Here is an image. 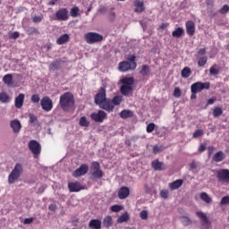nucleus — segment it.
<instances>
[{
	"label": "nucleus",
	"instance_id": "obj_15",
	"mask_svg": "<svg viewBox=\"0 0 229 229\" xmlns=\"http://www.w3.org/2000/svg\"><path fill=\"white\" fill-rule=\"evenodd\" d=\"M68 190L70 192H80V191L85 190V186L81 185V182H74L68 183Z\"/></svg>",
	"mask_w": 229,
	"mask_h": 229
},
{
	"label": "nucleus",
	"instance_id": "obj_46",
	"mask_svg": "<svg viewBox=\"0 0 229 229\" xmlns=\"http://www.w3.org/2000/svg\"><path fill=\"white\" fill-rule=\"evenodd\" d=\"M27 32L30 34V35H39L40 32L38 31V29L35 28V27H30Z\"/></svg>",
	"mask_w": 229,
	"mask_h": 229
},
{
	"label": "nucleus",
	"instance_id": "obj_32",
	"mask_svg": "<svg viewBox=\"0 0 229 229\" xmlns=\"http://www.w3.org/2000/svg\"><path fill=\"white\" fill-rule=\"evenodd\" d=\"M191 74H192V71H191V68H189V66L184 67L181 72L182 78H190Z\"/></svg>",
	"mask_w": 229,
	"mask_h": 229
},
{
	"label": "nucleus",
	"instance_id": "obj_37",
	"mask_svg": "<svg viewBox=\"0 0 229 229\" xmlns=\"http://www.w3.org/2000/svg\"><path fill=\"white\" fill-rule=\"evenodd\" d=\"M8 101H10V96H8L6 92H0V102L8 103Z\"/></svg>",
	"mask_w": 229,
	"mask_h": 229
},
{
	"label": "nucleus",
	"instance_id": "obj_60",
	"mask_svg": "<svg viewBox=\"0 0 229 229\" xmlns=\"http://www.w3.org/2000/svg\"><path fill=\"white\" fill-rule=\"evenodd\" d=\"M33 221H34V218H33V217L25 218L24 221H23V223H24L25 225H31V223H33Z\"/></svg>",
	"mask_w": 229,
	"mask_h": 229
},
{
	"label": "nucleus",
	"instance_id": "obj_17",
	"mask_svg": "<svg viewBox=\"0 0 229 229\" xmlns=\"http://www.w3.org/2000/svg\"><path fill=\"white\" fill-rule=\"evenodd\" d=\"M62 64H65V61L62 59L54 60L48 66V69L51 72L58 71L62 67Z\"/></svg>",
	"mask_w": 229,
	"mask_h": 229
},
{
	"label": "nucleus",
	"instance_id": "obj_50",
	"mask_svg": "<svg viewBox=\"0 0 229 229\" xmlns=\"http://www.w3.org/2000/svg\"><path fill=\"white\" fill-rule=\"evenodd\" d=\"M31 103H39L40 101V96L38 94H34L30 98Z\"/></svg>",
	"mask_w": 229,
	"mask_h": 229
},
{
	"label": "nucleus",
	"instance_id": "obj_44",
	"mask_svg": "<svg viewBox=\"0 0 229 229\" xmlns=\"http://www.w3.org/2000/svg\"><path fill=\"white\" fill-rule=\"evenodd\" d=\"M165 149V148H164L163 146L158 147V145H155L153 147V153L154 155H157V153H162V151H164Z\"/></svg>",
	"mask_w": 229,
	"mask_h": 229
},
{
	"label": "nucleus",
	"instance_id": "obj_58",
	"mask_svg": "<svg viewBox=\"0 0 229 229\" xmlns=\"http://www.w3.org/2000/svg\"><path fill=\"white\" fill-rule=\"evenodd\" d=\"M215 149H216V148H214V146H209L208 148V157H210L212 155V153H214Z\"/></svg>",
	"mask_w": 229,
	"mask_h": 229
},
{
	"label": "nucleus",
	"instance_id": "obj_9",
	"mask_svg": "<svg viewBox=\"0 0 229 229\" xmlns=\"http://www.w3.org/2000/svg\"><path fill=\"white\" fill-rule=\"evenodd\" d=\"M29 149L33 153L34 157H38L42 153V146L35 140L29 142Z\"/></svg>",
	"mask_w": 229,
	"mask_h": 229
},
{
	"label": "nucleus",
	"instance_id": "obj_7",
	"mask_svg": "<svg viewBox=\"0 0 229 229\" xmlns=\"http://www.w3.org/2000/svg\"><path fill=\"white\" fill-rule=\"evenodd\" d=\"M84 38L87 44H96V42L103 41V35L97 32H88L85 34Z\"/></svg>",
	"mask_w": 229,
	"mask_h": 229
},
{
	"label": "nucleus",
	"instance_id": "obj_45",
	"mask_svg": "<svg viewBox=\"0 0 229 229\" xmlns=\"http://www.w3.org/2000/svg\"><path fill=\"white\" fill-rule=\"evenodd\" d=\"M126 59L129 64H137V56H135V55H128Z\"/></svg>",
	"mask_w": 229,
	"mask_h": 229
},
{
	"label": "nucleus",
	"instance_id": "obj_35",
	"mask_svg": "<svg viewBox=\"0 0 229 229\" xmlns=\"http://www.w3.org/2000/svg\"><path fill=\"white\" fill-rule=\"evenodd\" d=\"M112 223H113L112 217L110 216H107L103 220V226L105 228H110V226H112Z\"/></svg>",
	"mask_w": 229,
	"mask_h": 229
},
{
	"label": "nucleus",
	"instance_id": "obj_24",
	"mask_svg": "<svg viewBox=\"0 0 229 229\" xmlns=\"http://www.w3.org/2000/svg\"><path fill=\"white\" fill-rule=\"evenodd\" d=\"M134 6H135L134 12H136V13H142V12L146 10V8L144 7V2L140 0H135Z\"/></svg>",
	"mask_w": 229,
	"mask_h": 229
},
{
	"label": "nucleus",
	"instance_id": "obj_6",
	"mask_svg": "<svg viewBox=\"0 0 229 229\" xmlns=\"http://www.w3.org/2000/svg\"><path fill=\"white\" fill-rule=\"evenodd\" d=\"M210 89V82H194L191 86V94H198V92H201L202 90H208Z\"/></svg>",
	"mask_w": 229,
	"mask_h": 229
},
{
	"label": "nucleus",
	"instance_id": "obj_18",
	"mask_svg": "<svg viewBox=\"0 0 229 229\" xmlns=\"http://www.w3.org/2000/svg\"><path fill=\"white\" fill-rule=\"evenodd\" d=\"M186 33L190 37H194V33H196V24H194V21H188L186 22Z\"/></svg>",
	"mask_w": 229,
	"mask_h": 229
},
{
	"label": "nucleus",
	"instance_id": "obj_22",
	"mask_svg": "<svg viewBox=\"0 0 229 229\" xmlns=\"http://www.w3.org/2000/svg\"><path fill=\"white\" fill-rule=\"evenodd\" d=\"M151 165L154 171H164V169H165V165L164 162H160L158 159L152 161Z\"/></svg>",
	"mask_w": 229,
	"mask_h": 229
},
{
	"label": "nucleus",
	"instance_id": "obj_26",
	"mask_svg": "<svg viewBox=\"0 0 229 229\" xmlns=\"http://www.w3.org/2000/svg\"><path fill=\"white\" fill-rule=\"evenodd\" d=\"M71 37H69V34H63L56 39V44L58 46H64V44H67L69 42Z\"/></svg>",
	"mask_w": 229,
	"mask_h": 229
},
{
	"label": "nucleus",
	"instance_id": "obj_39",
	"mask_svg": "<svg viewBox=\"0 0 229 229\" xmlns=\"http://www.w3.org/2000/svg\"><path fill=\"white\" fill-rule=\"evenodd\" d=\"M181 223H182L184 226H189V225H192V220L188 216H182Z\"/></svg>",
	"mask_w": 229,
	"mask_h": 229
},
{
	"label": "nucleus",
	"instance_id": "obj_42",
	"mask_svg": "<svg viewBox=\"0 0 229 229\" xmlns=\"http://www.w3.org/2000/svg\"><path fill=\"white\" fill-rule=\"evenodd\" d=\"M208 58L207 56H202L198 61L199 67H205L207 65Z\"/></svg>",
	"mask_w": 229,
	"mask_h": 229
},
{
	"label": "nucleus",
	"instance_id": "obj_57",
	"mask_svg": "<svg viewBox=\"0 0 229 229\" xmlns=\"http://www.w3.org/2000/svg\"><path fill=\"white\" fill-rule=\"evenodd\" d=\"M220 203L221 205H228L229 197L228 196L223 197Z\"/></svg>",
	"mask_w": 229,
	"mask_h": 229
},
{
	"label": "nucleus",
	"instance_id": "obj_52",
	"mask_svg": "<svg viewBox=\"0 0 229 229\" xmlns=\"http://www.w3.org/2000/svg\"><path fill=\"white\" fill-rule=\"evenodd\" d=\"M229 12V6L228 4H225L222 6V8L219 10V13H222V15H225V13H228Z\"/></svg>",
	"mask_w": 229,
	"mask_h": 229
},
{
	"label": "nucleus",
	"instance_id": "obj_56",
	"mask_svg": "<svg viewBox=\"0 0 229 229\" xmlns=\"http://www.w3.org/2000/svg\"><path fill=\"white\" fill-rule=\"evenodd\" d=\"M140 219H143V220L148 219V211L142 210V211L140 213Z\"/></svg>",
	"mask_w": 229,
	"mask_h": 229
},
{
	"label": "nucleus",
	"instance_id": "obj_64",
	"mask_svg": "<svg viewBox=\"0 0 229 229\" xmlns=\"http://www.w3.org/2000/svg\"><path fill=\"white\" fill-rule=\"evenodd\" d=\"M48 210H50V212H55V210H56L55 204H50L48 207Z\"/></svg>",
	"mask_w": 229,
	"mask_h": 229
},
{
	"label": "nucleus",
	"instance_id": "obj_43",
	"mask_svg": "<svg viewBox=\"0 0 229 229\" xmlns=\"http://www.w3.org/2000/svg\"><path fill=\"white\" fill-rule=\"evenodd\" d=\"M43 20H44L43 14L32 17V22H34V24H38L39 22H42Z\"/></svg>",
	"mask_w": 229,
	"mask_h": 229
},
{
	"label": "nucleus",
	"instance_id": "obj_55",
	"mask_svg": "<svg viewBox=\"0 0 229 229\" xmlns=\"http://www.w3.org/2000/svg\"><path fill=\"white\" fill-rule=\"evenodd\" d=\"M182 96V89L180 88H175L174 90V97L180 98Z\"/></svg>",
	"mask_w": 229,
	"mask_h": 229
},
{
	"label": "nucleus",
	"instance_id": "obj_53",
	"mask_svg": "<svg viewBox=\"0 0 229 229\" xmlns=\"http://www.w3.org/2000/svg\"><path fill=\"white\" fill-rule=\"evenodd\" d=\"M160 196H161V198H163V199H167V198H169V191H167V190L161 191Z\"/></svg>",
	"mask_w": 229,
	"mask_h": 229
},
{
	"label": "nucleus",
	"instance_id": "obj_36",
	"mask_svg": "<svg viewBox=\"0 0 229 229\" xmlns=\"http://www.w3.org/2000/svg\"><path fill=\"white\" fill-rule=\"evenodd\" d=\"M200 199H202V201H205V203H212V198H210V196H208V193L207 192L200 193Z\"/></svg>",
	"mask_w": 229,
	"mask_h": 229
},
{
	"label": "nucleus",
	"instance_id": "obj_29",
	"mask_svg": "<svg viewBox=\"0 0 229 229\" xmlns=\"http://www.w3.org/2000/svg\"><path fill=\"white\" fill-rule=\"evenodd\" d=\"M3 81L4 85L10 87V85L13 84V75L12 73H7L3 77Z\"/></svg>",
	"mask_w": 229,
	"mask_h": 229
},
{
	"label": "nucleus",
	"instance_id": "obj_41",
	"mask_svg": "<svg viewBox=\"0 0 229 229\" xmlns=\"http://www.w3.org/2000/svg\"><path fill=\"white\" fill-rule=\"evenodd\" d=\"M216 67H217L216 64H215V65H213V66L210 67V69H209V74H210L211 76H217V74H219V69H217V68H216Z\"/></svg>",
	"mask_w": 229,
	"mask_h": 229
},
{
	"label": "nucleus",
	"instance_id": "obj_20",
	"mask_svg": "<svg viewBox=\"0 0 229 229\" xmlns=\"http://www.w3.org/2000/svg\"><path fill=\"white\" fill-rule=\"evenodd\" d=\"M130 196V188L128 186H123L118 191V198L119 199H126Z\"/></svg>",
	"mask_w": 229,
	"mask_h": 229
},
{
	"label": "nucleus",
	"instance_id": "obj_34",
	"mask_svg": "<svg viewBox=\"0 0 229 229\" xmlns=\"http://www.w3.org/2000/svg\"><path fill=\"white\" fill-rule=\"evenodd\" d=\"M79 124H80V126L89 128V126H90V122H89V120H87V117L81 116L80 118Z\"/></svg>",
	"mask_w": 229,
	"mask_h": 229
},
{
	"label": "nucleus",
	"instance_id": "obj_48",
	"mask_svg": "<svg viewBox=\"0 0 229 229\" xmlns=\"http://www.w3.org/2000/svg\"><path fill=\"white\" fill-rule=\"evenodd\" d=\"M193 139H198L199 137H203V130L198 129L193 133Z\"/></svg>",
	"mask_w": 229,
	"mask_h": 229
},
{
	"label": "nucleus",
	"instance_id": "obj_49",
	"mask_svg": "<svg viewBox=\"0 0 229 229\" xmlns=\"http://www.w3.org/2000/svg\"><path fill=\"white\" fill-rule=\"evenodd\" d=\"M78 13H80V8L79 7H73L71 9L70 14L72 17H78Z\"/></svg>",
	"mask_w": 229,
	"mask_h": 229
},
{
	"label": "nucleus",
	"instance_id": "obj_14",
	"mask_svg": "<svg viewBox=\"0 0 229 229\" xmlns=\"http://www.w3.org/2000/svg\"><path fill=\"white\" fill-rule=\"evenodd\" d=\"M123 103V97L122 96H114L113 99L109 98V106H111V109H106V112H114V108L115 106H119Z\"/></svg>",
	"mask_w": 229,
	"mask_h": 229
},
{
	"label": "nucleus",
	"instance_id": "obj_21",
	"mask_svg": "<svg viewBox=\"0 0 229 229\" xmlns=\"http://www.w3.org/2000/svg\"><path fill=\"white\" fill-rule=\"evenodd\" d=\"M26 98V95L24 93H20L14 100V106L15 108H22V106L24 105V98Z\"/></svg>",
	"mask_w": 229,
	"mask_h": 229
},
{
	"label": "nucleus",
	"instance_id": "obj_59",
	"mask_svg": "<svg viewBox=\"0 0 229 229\" xmlns=\"http://www.w3.org/2000/svg\"><path fill=\"white\" fill-rule=\"evenodd\" d=\"M207 149V144H200L199 147V153H203Z\"/></svg>",
	"mask_w": 229,
	"mask_h": 229
},
{
	"label": "nucleus",
	"instance_id": "obj_23",
	"mask_svg": "<svg viewBox=\"0 0 229 229\" xmlns=\"http://www.w3.org/2000/svg\"><path fill=\"white\" fill-rule=\"evenodd\" d=\"M10 126L13 131V133H19V131H21V128H22V125L21 124V121L19 120L11 121Z\"/></svg>",
	"mask_w": 229,
	"mask_h": 229
},
{
	"label": "nucleus",
	"instance_id": "obj_2",
	"mask_svg": "<svg viewBox=\"0 0 229 229\" xmlns=\"http://www.w3.org/2000/svg\"><path fill=\"white\" fill-rule=\"evenodd\" d=\"M74 95L71 92H65L60 96L59 105L64 112H69L74 106Z\"/></svg>",
	"mask_w": 229,
	"mask_h": 229
},
{
	"label": "nucleus",
	"instance_id": "obj_61",
	"mask_svg": "<svg viewBox=\"0 0 229 229\" xmlns=\"http://www.w3.org/2000/svg\"><path fill=\"white\" fill-rule=\"evenodd\" d=\"M216 101H217V98H209V99H208L207 106L214 105V103H216Z\"/></svg>",
	"mask_w": 229,
	"mask_h": 229
},
{
	"label": "nucleus",
	"instance_id": "obj_12",
	"mask_svg": "<svg viewBox=\"0 0 229 229\" xmlns=\"http://www.w3.org/2000/svg\"><path fill=\"white\" fill-rule=\"evenodd\" d=\"M106 117L107 114L103 110H99L98 113H92L90 114V119L94 121V123H103Z\"/></svg>",
	"mask_w": 229,
	"mask_h": 229
},
{
	"label": "nucleus",
	"instance_id": "obj_63",
	"mask_svg": "<svg viewBox=\"0 0 229 229\" xmlns=\"http://www.w3.org/2000/svg\"><path fill=\"white\" fill-rule=\"evenodd\" d=\"M198 167V165L196 164V161H192L190 164V169H191V171H193L194 169H196Z\"/></svg>",
	"mask_w": 229,
	"mask_h": 229
},
{
	"label": "nucleus",
	"instance_id": "obj_1",
	"mask_svg": "<svg viewBox=\"0 0 229 229\" xmlns=\"http://www.w3.org/2000/svg\"><path fill=\"white\" fill-rule=\"evenodd\" d=\"M95 103L102 108V110H111L110 98H106V89L100 88L95 96Z\"/></svg>",
	"mask_w": 229,
	"mask_h": 229
},
{
	"label": "nucleus",
	"instance_id": "obj_4",
	"mask_svg": "<svg viewBox=\"0 0 229 229\" xmlns=\"http://www.w3.org/2000/svg\"><path fill=\"white\" fill-rule=\"evenodd\" d=\"M22 173H24V167H22L21 163H17L8 175V183L12 185L15 182H18L19 178L22 176Z\"/></svg>",
	"mask_w": 229,
	"mask_h": 229
},
{
	"label": "nucleus",
	"instance_id": "obj_19",
	"mask_svg": "<svg viewBox=\"0 0 229 229\" xmlns=\"http://www.w3.org/2000/svg\"><path fill=\"white\" fill-rule=\"evenodd\" d=\"M196 216L201 219V225L202 226H205V228H208L210 226V221H208V217H207V215L201 211L196 212Z\"/></svg>",
	"mask_w": 229,
	"mask_h": 229
},
{
	"label": "nucleus",
	"instance_id": "obj_62",
	"mask_svg": "<svg viewBox=\"0 0 229 229\" xmlns=\"http://www.w3.org/2000/svg\"><path fill=\"white\" fill-rule=\"evenodd\" d=\"M19 37H21V34L17 31H14L12 36H11V38H13L14 40L19 38Z\"/></svg>",
	"mask_w": 229,
	"mask_h": 229
},
{
	"label": "nucleus",
	"instance_id": "obj_30",
	"mask_svg": "<svg viewBox=\"0 0 229 229\" xmlns=\"http://www.w3.org/2000/svg\"><path fill=\"white\" fill-rule=\"evenodd\" d=\"M183 35H185V30L181 27L172 32V37L174 38H180V37H183Z\"/></svg>",
	"mask_w": 229,
	"mask_h": 229
},
{
	"label": "nucleus",
	"instance_id": "obj_16",
	"mask_svg": "<svg viewBox=\"0 0 229 229\" xmlns=\"http://www.w3.org/2000/svg\"><path fill=\"white\" fill-rule=\"evenodd\" d=\"M57 21H67L69 19V12L65 8H61L55 13Z\"/></svg>",
	"mask_w": 229,
	"mask_h": 229
},
{
	"label": "nucleus",
	"instance_id": "obj_51",
	"mask_svg": "<svg viewBox=\"0 0 229 229\" xmlns=\"http://www.w3.org/2000/svg\"><path fill=\"white\" fill-rule=\"evenodd\" d=\"M155 131V123H150L147 125V133H153V131Z\"/></svg>",
	"mask_w": 229,
	"mask_h": 229
},
{
	"label": "nucleus",
	"instance_id": "obj_33",
	"mask_svg": "<svg viewBox=\"0 0 229 229\" xmlns=\"http://www.w3.org/2000/svg\"><path fill=\"white\" fill-rule=\"evenodd\" d=\"M127 221H130V215H128V212L123 213L117 219V223H127Z\"/></svg>",
	"mask_w": 229,
	"mask_h": 229
},
{
	"label": "nucleus",
	"instance_id": "obj_40",
	"mask_svg": "<svg viewBox=\"0 0 229 229\" xmlns=\"http://www.w3.org/2000/svg\"><path fill=\"white\" fill-rule=\"evenodd\" d=\"M220 115H223V109L219 106L215 107L213 110V116L220 117Z\"/></svg>",
	"mask_w": 229,
	"mask_h": 229
},
{
	"label": "nucleus",
	"instance_id": "obj_5",
	"mask_svg": "<svg viewBox=\"0 0 229 229\" xmlns=\"http://www.w3.org/2000/svg\"><path fill=\"white\" fill-rule=\"evenodd\" d=\"M90 171L91 180H101V178H103L105 175L103 170H101V165H99V162L98 161H93L91 163Z\"/></svg>",
	"mask_w": 229,
	"mask_h": 229
},
{
	"label": "nucleus",
	"instance_id": "obj_47",
	"mask_svg": "<svg viewBox=\"0 0 229 229\" xmlns=\"http://www.w3.org/2000/svg\"><path fill=\"white\" fill-rule=\"evenodd\" d=\"M29 117L30 124H37L38 123V119L35 114H30Z\"/></svg>",
	"mask_w": 229,
	"mask_h": 229
},
{
	"label": "nucleus",
	"instance_id": "obj_13",
	"mask_svg": "<svg viewBox=\"0 0 229 229\" xmlns=\"http://www.w3.org/2000/svg\"><path fill=\"white\" fill-rule=\"evenodd\" d=\"M40 105L45 112H51L53 110V100L49 97H43Z\"/></svg>",
	"mask_w": 229,
	"mask_h": 229
},
{
	"label": "nucleus",
	"instance_id": "obj_3",
	"mask_svg": "<svg viewBox=\"0 0 229 229\" xmlns=\"http://www.w3.org/2000/svg\"><path fill=\"white\" fill-rule=\"evenodd\" d=\"M122 86L120 88V92L123 96L130 98L133 94V83H135V79L133 77H125L120 80Z\"/></svg>",
	"mask_w": 229,
	"mask_h": 229
},
{
	"label": "nucleus",
	"instance_id": "obj_27",
	"mask_svg": "<svg viewBox=\"0 0 229 229\" xmlns=\"http://www.w3.org/2000/svg\"><path fill=\"white\" fill-rule=\"evenodd\" d=\"M89 228L90 229H101V220L91 219L89 223Z\"/></svg>",
	"mask_w": 229,
	"mask_h": 229
},
{
	"label": "nucleus",
	"instance_id": "obj_8",
	"mask_svg": "<svg viewBox=\"0 0 229 229\" xmlns=\"http://www.w3.org/2000/svg\"><path fill=\"white\" fill-rule=\"evenodd\" d=\"M118 69L121 72H128V71H135L137 64H131L128 61H122L118 64Z\"/></svg>",
	"mask_w": 229,
	"mask_h": 229
},
{
	"label": "nucleus",
	"instance_id": "obj_10",
	"mask_svg": "<svg viewBox=\"0 0 229 229\" xmlns=\"http://www.w3.org/2000/svg\"><path fill=\"white\" fill-rule=\"evenodd\" d=\"M87 173H89V165L82 164L79 168L72 172V175L73 178H80L81 176H85Z\"/></svg>",
	"mask_w": 229,
	"mask_h": 229
},
{
	"label": "nucleus",
	"instance_id": "obj_25",
	"mask_svg": "<svg viewBox=\"0 0 229 229\" xmlns=\"http://www.w3.org/2000/svg\"><path fill=\"white\" fill-rule=\"evenodd\" d=\"M183 185V180L178 179L169 183V189L171 191H176V189H180Z\"/></svg>",
	"mask_w": 229,
	"mask_h": 229
},
{
	"label": "nucleus",
	"instance_id": "obj_31",
	"mask_svg": "<svg viewBox=\"0 0 229 229\" xmlns=\"http://www.w3.org/2000/svg\"><path fill=\"white\" fill-rule=\"evenodd\" d=\"M120 117L122 119H128L130 117H133V112L131 111V110H126V109H123V111H121L120 113Z\"/></svg>",
	"mask_w": 229,
	"mask_h": 229
},
{
	"label": "nucleus",
	"instance_id": "obj_38",
	"mask_svg": "<svg viewBox=\"0 0 229 229\" xmlns=\"http://www.w3.org/2000/svg\"><path fill=\"white\" fill-rule=\"evenodd\" d=\"M140 74H141V76H148V74H149V66L147 64L142 65Z\"/></svg>",
	"mask_w": 229,
	"mask_h": 229
},
{
	"label": "nucleus",
	"instance_id": "obj_54",
	"mask_svg": "<svg viewBox=\"0 0 229 229\" xmlns=\"http://www.w3.org/2000/svg\"><path fill=\"white\" fill-rule=\"evenodd\" d=\"M111 210L112 212H121V210H123V206L114 205L111 207Z\"/></svg>",
	"mask_w": 229,
	"mask_h": 229
},
{
	"label": "nucleus",
	"instance_id": "obj_11",
	"mask_svg": "<svg viewBox=\"0 0 229 229\" xmlns=\"http://www.w3.org/2000/svg\"><path fill=\"white\" fill-rule=\"evenodd\" d=\"M216 178L218 182L222 183H229V170L228 169H220L217 171Z\"/></svg>",
	"mask_w": 229,
	"mask_h": 229
},
{
	"label": "nucleus",
	"instance_id": "obj_28",
	"mask_svg": "<svg viewBox=\"0 0 229 229\" xmlns=\"http://www.w3.org/2000/svg\"><path fill=\"white\" fill-rule=\"evenodd\" d=\"M225 158H226V156L225 155V153L223 151H218L216 152L214 156H213V161L214 162H223V160H225Z\"/></svg>",
	"mask_w": 229,
	"mask_h": 229
}]
</instances>
